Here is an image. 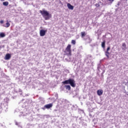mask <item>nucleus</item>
I'll return each mask as SVG.
<instances>
[{"label":"nucleus","instance_id":"nucleus-1","mask_svg":"<svg viewBox=\"0 0 128 128\" xmlns=\"http://www.w3.org/2000/svg\"><path fill=\"white\" fill-rule=\"evenodd\" d=\"M40 12L43 18H44L46 20H50V18H52V14H50L48 11L46 10H40Z\"/></svg>","mask_w":128,"mask_h":128},{"label":"nucleus","instance_id":"nucleus-2","mask_svg":"<svg viewBox=\"0 0 128 128\" xmlns=\"http://www.w3.org/2000/svg\"><path fill=\"white\" fill-rule=\"evenodd\" d=\"M63 84H70L72 88H76V81L72 78H69L68 80L62 82Z\"/></svg>","mask_w":128,"mask_h":128},{"label":"nucleus","instance_id":"nucleus-3","mask_svg":"<svg viewBox=\"0 0 128 128\" xmlns=\"http://www.w3.org/2000/svg\"><path fill=\"white\" fill-rule=\"evenodd\" d=\"M72 45L68 44L64 52V56H72Z\"/></svg>","mask_w":128,"mask_h":128},{"label":"nucleus","instance_id":"nucleus-4","mask_svg":"<svg viewBox=\"0 0 128 128\" xmlns=\"http://www.w3.org/2000/svg\"><path fill=\"white\" fill-rule=\"evenodd\" d=\"M46 32H48L47 30H41L40 32V36H44Z\"/></svg>","mask_w":128,"mask_h":128},{"label":"nucleus","instance_id":"nucleus-5","mask_svg":"<svg viewBox=\"0 0 128 128\" xmlns=\"http://www.w3.org/2000/svg\"><path fill=\"white\" fill-rule=\"evenodd\" d=\"M10 58H12L10 54H7L5 56V60H10Z\"/></svg>","mask_w":128,"mask_h":128},{"label":"nucleus","instance_id":"nucleus-6","mask_svg":"<svg viewBox=\"0 0 128 128\" xmlns=\"http://www.w3.org/2000/svg\"><path fill=\"white\" fill-rule=\"evenodd\" d=\"M104 93V91L102 90H97V94L98 96H102Z\"/></svg>","mask_w":128,"mask_h":128},{"label":"nucleus","instance_id":"nucleus-7","mask_svg":"<svg viewBox=\"0 0 128 128\" xmlns=\"http://www.w3.org/2000/svg\"><path fill=\"white\" fill-rule=\"evenodd\" d=\"M44 108H52V104H46L44 106Z\"/></svg>","mask_w":128,"mask_h":128},{"label":"nucleus","instance_id":"nucleus-8","mask_svg":"<svg viewBox=\"0 0 128 128\" xmlns=\"http://www.w3.org/2000/svg\"><path fill=\"white\" fill-rule=\"evenodd\" d=\"M67 6H68V8H69V10H74V6H72L70 3H68L67 4Z\"/></svg>","mask_w":128,"mask_h":128},{"label":"nucleus","instance_id":"nucleus-9","mask_svg":"<svg viewBox=\"0 0 128 128\" xmlns=\"http://www.w3.org/2000/svg\"><path fill=\"white\" fill-rule=\"evenodd\" d=\"M86 36V32H81V38H84V36Z\"/></svg>","mask_w":128,"mask_h":128},{"label":"nucleus","instance_id":"nucleus-10","mask_svg":"<svg viewBox=\"0 0 128 128\" xmlns=\"http://www.w3.org/2000/svg\"><path fill=\"white\" fill-rule=\"evenodd\" d=\"M10 22H8V20L6 21V25L4 26V28H10Z\"/></svg>","mask_w":128,"mask_h":128},{"label":"nucleus","instance_id":"nucleus-11","mask_svg":"<svg viewBox=\"0 0 128 128\" xmlns=\"http://www.w3.org/2000/svg\"><path fill=\"white\" fill-rule=\"evenodd\" d=\"M102 46L103 48H106V40H104V42H102Z\"/></svg>","mask_w":128,"mask_h":128},{"label":"nucleus","instance_id":"nucleus-12","mask_svg":"<svg viewBox=\"0 0 128 128\" xmlns=\"http://www.w3.org/2000/svg\"><path fill=\"white\" fill-rule=\"evenodd\" d=\"M65 88L66 90H70V89L72 88L70 85H66Z\"/></svg>","mask_w":128,"mask_h":128},{"label":"nucleus","instance_id":"nucleus-13","mask_svg":"<svg viewBox=\"0 0 128 128\" xmlns=\"http://www.w3.org/2000/svg\"><path fill=\"white\" fill-rule=\"evenodd\" d=\"M6 36V34L4 32L0 33V38H4Z\"/></svg>","mask_w":128,"mask_h":128},{"label":"nucleus","instance_id":"nucleus-14","mask_svg":"<svg viewBox=\"0 0 128 128\" xmlns=\"http://www.w3.org/2000/svg\"><path fill=\"white\" fill-rule=\"evenodd\" d=\"M105 54L108 58H110V52H108V51H106L105 52Z\"/></svg>","mask_w":128,"mask_h":128},{"label":"nucleus","instance_id":"nucleus-15","mask_svg":"<svg viewBox=\"0 0 128 128\" xmlns=\"http://www.w3.org/2000/svg\"><path fill=\"white\" fill-rule=\"evenodd\" d=\"M3 5L5 6H8V2H3Z\"/></svg>","mask_w":128,"mask_h":128},{"label":"nucleus","instance_id":"nucleus-16","mask_svg":"<svg viewBox=\"0 0 128 128\" xmlns=\"http://www.w3.org/2000/svg\"><path fill=\"white\" fill-rule=\"evenodd\" d=\"M72 42V44H76V40H72V42Z\"/></svg>","mask_w":128,"mask_h":128},{"label":"nucleus","instance_id":"nucleus-17","mask_svg":"<svg viewBox=\"0 0 128 128\" xmlns=\"http://www.w3.org/2000/svg\"><path fill=\"white\" fill-rule=\"evenodd\" d=\"M122 46H123L124 48H126V43H123L122 44Z\"/></svg>","mask_w":128,"mask_h":128},{"label":"nucleus","instance_id":"nucleus-18","mask_svg":"<svg viewBox=\"0 0 128 128\" xmlns=\"http://www.w3.org/2000/svg\"><path fill=\"white\" fill-rule=\"evenodd\" d=\"M108 1L110 2L111 4H112V2H114V0H108Z\"/></svg>","mask_w":128,"mask_h":128},{"label":"nucleus","instance_id":"nucleus-19","mask_svg":"<svg viewBox=\"0 0 128 128\" xmlns=\"http://www.w3.org/2000/svg\"><path fill=\"white\" fill-rule=\"evenodd\" d=\"M110 50V47H108L106 52H108V50Z\"/></svg>","mask_w":128,"mask_h":128},{"label":"nucleus","instance_id":"nucleus-20","mask_svg":"<svg viewBox=\"0 0 128 128\" xmlns=\"http://www.w3.org/2000/svg\"><path fill=\"white\" fill-rule=\"evenodd\" d=\"M4 48V45H3V46H0V48Z\"/></svg>","mask_w":128,"mask_h":128},{"label":"nucleus","instance_id":"nucleus-21","mask_svg":"<svg viewBox=\"0 0 128 128\" xmlns=\"http://www.w3.org/2000/svg\"><path fill=\"white\" fill-rule=\"evenodd\" d=\"M0 22V24H4V20H1V21Z\"/></svg>","mask_w":128,"mask_h":128},{"label":"nucleus","instance_id":"nucleus-22","mask_svg":"<svg viewBox=\"0 0 128 128\" xmlns=\"http://www.w3.org/2000/svg\"><path fill=\"white\" fill-rule=\"evenodd\" d=\"M96 6H97L98 7L100 6V4H96Z\"/></svg>","mask_w":128,"mask_h":128},{"label":"nucleus","instance_id":"nucleus-23","mask_svg":"<svg viewBox=\"0 0 128 128\" xmlns=\"http://www.w3.org/2000/svg\"><path fill=\"white\" fill-rule=\"evenodd\" d=\"M4 0H1V2H4Z\"/></svg>","mask_w":128,"mask_h":128},{"label":"nucleus","instance_id":"nucleus-24","mask_svg":"<svg viewBox=\"0 0 128 128\" xmlns=\"http://www.w3.org/2000/svg\"><path fill=\"white\" fill-rule=\"evenodd\" d=\"M60 2H61V1H60Z\"/></svg>","mask_w":128,"mask_h":128}]
</instances>
